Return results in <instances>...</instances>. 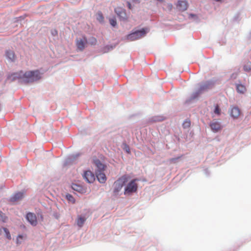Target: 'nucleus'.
Returning <instances> with one entry per match:
<instances>
[{"instance_id":"3","label":"nucleus","mask_w":251,"mask_h":251,"mask_svg":"<svg viewBox=\"0 0 251 251\" xmlns=\"http://www.w3.org/2000/svg\"><path fill=\"white\" fill-rule=\"evenodd\" d=\"M147 32L145 28H142L141 30H137L128 35L127 38L129 41L136 40L145 36Z\"/></svg>"},{"instance_id":"4","label":"nucleus","mask_w":251,"mask_h":251,"mask_svg":"<svg viewBox=\"0 0 251 251\" xmlns=\"http://www.w3.org/2000/svg\"><path fill=\"white\" fill-rule=\"evenodd\" d=\"M137 179H134L131 180L125 189V194H128L135 192L137 189V184L136 183Z\"/></svg>"},{"instance_id":"17","label":"nucleus","mask_w":251,"mask_h":251,"mask_svg":"<svg viewBox=\"0 0 251 251\" xmlns=\"http://www.w3.org/2000/svg\"><path fill=\"white\" fill-rule=\"evenodd\" d=\"M237 91L241 94H244L246 91V87L242 84H237L236 85Z\"/></svg>"},{"instance_id":"8","label":"nucleus","mask_w":251,"mask_h":251,"mask_svg":"<svg viewBox=\"0 0 251 251\" xmlns=\"http://www.w3.org/2000/svg\"><path fill=\"white\" fill-rule=\"evenodd\" d=\"M26 218L27 220L30 223L32 226H36L37 224V221L36 215L31 212H29L27 214Z\"/></svg>"},{"instance_id":"25","label":"nucleus","mask_w":251,"mask_h":251,"mask_svg":"<svg viewBox=\"0 0 251 251\" xmlns=\"http://www.w3.org/2000/svg\"><path fill=\"white\" fill-rule=\"evenodd\" d=\"M97 19L100 22H103L104 20V17L101 12H100L98 14Z\"/></svg>"},{"instance_id":"9","label":"nucleus","mask_w":251,"mask_h":251,"mask_svg":"<svg viewBox=\"0 0 251 251\" xmlns=\"http://www.w3.org/2000/svg\"><path fill=\"white\" fill-rule=\"evenodd\" d=\"M115 12L120 17L121 20L123 21H125L126 20L127 17L126 16V13L125 11L123 9L119 7L116 8L115 9Z\"/></svg>"},{"instance_id":"15","label":"nucleus","mask_w":251,"mask_h":251,"mask_svg":"<svg viewBox=\"0 0 251 251\" xmlns=\"http://www.w3.org/2000/svg\"><path fill=\"white\" fill-rule=\"evenodd\" d=\"M6 57L12 61H14L15 59V55L13 51L7 50L5 52Z\"/></svg>"},{"instance_id":"22","label":"nucleus","mask_w":251,"mask_h":251,"mask_svg":"<svg viewBox=\"0 0 251 251\" xmlns=\"http://www.w3.org/2000/svg\"><path fill=\"white\" fill-rule=\"evenodd\" d=\"M97 42V40L95 37H92L89 39V43L91 45H95Z\"/></svg>"},{"instance_id":"12","label":"nucleus","mask_w":251,"mask_h":251,"mask_svg":"<svg viewBox=\"0 0 251 251\" xmlns=\"http://www.w3.org/2000/svg\"><path fill=\"white\" fill-rule=\"evenodd\" d=\"M96 176L98 180L100 183H104L106 180L105 175L102 171H97Z\"/></svg>"},{"instance_id":"5","label":"nucleus","mask_w":251,"mask_h":251,"mask_svg":"<svg viewBox=\"0 0 251 251\" xmlns=\"http://www.w3.org/2000/svg\"><path fill=\"white\" fill-rule=\"evenodd\" d=\"M87 43V40L85 37L82 39H77L76 41V45L77 49L80 51L83 50Z\"/></svg>"},{"instance_id":"24","label":"nucleus","mask_w":251,"mask_h":251,"mask_svg":"<svg viewBox=\"0 0 251 251\" xmlns=\"http://www.w3.org/2000/svg\"><path fill=\"white\" fill-rule=\"evenodd\" d=\"M191 123L190 121H185L183 124V127L184 128H187L190 126Z\"/></svg>"},{"instance_id":"31","label":"nucleus","mask_w":251,"mask_h":251,"mask_svg":"<svg viewBox=\"0 0 251 251\" xmlns=\"http://www.w3.org/2000/svg\"><path fill=\"white\" fill-rule=\"evenodd\" d=\"M168 6H169V7L170 9H172V5L171 4H168Z\"/></svg>"},{"instance_id":"11","label":"nucleus","mask_w":251,"mask_h":251,"mask_svg":"<svg viewBox=\"0 0 251 251\" xmlns=\"http://www.w3.org/2000/svg\"><path fill=\"white\" fill-rule=\"evenodd\" d=\"M177 8L181 11L186 10L188 8V3L186 1H178Z\"/></svg>"},{"instance_id":"7","label":"nucleus","mask_w":251,"mask_h":251,"mask_svg":"<svg viewBox=\"0 0 251 251\" xmlns=\"http://www.w3.org/2000/svg\"><path fill=\"white\" fill-rule=\"evenodd\" d=\"M241 114L240 109L237 106H232L230 111V116L234 119H237Z\"/></svg>"},{"instance_id":"10","label":"nucleus","mask_w":251,"mask_h":251,"mask_svg":"<svg viewBox=\"0 0 251 251\" xmlns=\"http://www.w3.org/2000/svg\"><path fill=\"white\" fill-rule=\"evenodd\" d=\"M210 126L211 129L214 132H217L221 129V126L219 122L217 121H213L211 123Z\"/></svg>"},{"instance_id":"29","label":"nucleus","mask_w":251,"mask_h":251,"mask_svg":"<svg viewBox=\"0 0 251 251\" xmlns=\"http://www.w3.org/2000/svg\"><path fill=\"white\" fill-rule=\"evenodd\" d=\"M180 157H177V158H171L169 161L170 162H172V163H175L176 160L178 159V158H179Z\"/></svg>"},{"instance_id":"16","label":"nucleus","mask_w":251,"mask_h":251,"mask_svg":"<svg viewBox=\"0 0 251 251\" xmlns=\"http://www.w3.org/2000/svg\"><path fill=\"white\" fill-rule=\"evenodd\" d=\"M94 163L95 166L98 168L97 171H103L104 169V165L101 163V162L98 160L97 159L95 160Z\"/></svg>"},{"instance_id":"13","label":"nucleus","mask_w":251,"mask_h":251,"mask_svg":"<svg viewBox=\"0 0 251 251\" xmlns=\"http://www.w3.org/2000/svg\"><path fill=\"white\" fill-rule=\"evenodd\" d=\"M24 197V193L22 192H18L15 194L13 197L10 198L11 202H16L23 199Z\"/></svg>"},{"instance_id":"21","label":"nucleus","mask_w":251,"mask_h":251,"mask_svg":"<svg viewBox=\"0 0 251 251\" xmlns=\"http://www.w3.org/2000/svg\"><path fill=\"white\" fill-rule=\"evenodd\" d=\"M66 198L68 201L72 202V203H74L75 202V198L71 194H67L66 196Z\"/></svg>"},{"instance_id":"2","label":"nucleus","mask_w":251,"mask_h":251,"mask_svg":"<svg viewBox=\"0 0 251 251\" xmlns=\"http://www.w3.org/2000/svg\"><path fill=\"white\" fill-rule=\"evenodd\" d=\"M128 176L125 175L118 179L114 183L113 193L115 195H118V193L121 191L124 185L127 181Z\"/></svg>"},{"instance_id":"6","label":"nucleus","mask_w":251,"mask_h":251,"mask_svg":"<svg viewBox=\"0 0 251 251\" xmlns=\"http://www.w3.org/2000/svg\"><path fill=\"white\" fill-rule=\"evenodd\" d=\"M83 177L88 183H92L95 179L94 174L90 171H85L84 173Z\"/></svg>"},{"instance_id":"19","label":"nucleus","mask_w":251,"mask_h":251,"mask_svg":"<svg viewBox=\"0 0 251 251\" xmlns=\"http://www.w3.org/2000/svg\"><path fill=\"white\" fill-rule=\"evenodd\" d=\"M85 220L86 219L84 218H82L81 217H78L76 221L77 225L80 227L82 226Z\"/></svg>"},{"instance_id":"1","label":"nucleus","mask_w":251,"mask_h":251,"mask_svg":"<svg viewBox=\"0 0 251 251\" xmlns=\"http://www.w3.org/2000/svg\"><path fill=\"white\" fill-rule=\"evenodd\" d=\"M17 75V77L21 78L22 81L25 83L32 82L41 78L40 72L38 70L28 71L24 74L21 71Z\"/></svg>"},{"instance_id":"28","label":"nucleus","mask_w":251,"mask_h":251,"mask_svg":"<svg viewBox=\"0 0 251 251\" xmlns=\"http://www.w3.org/2000/svg\"><path fill=\"white\" fill-rule=\"evenodd\" d=\"M24 238V236L22 235H19L17 238V244H19L21 243V240H23Z\"/></svg>"},{"instance_id":"32","label":"nucleus","mask_w":251,"mask_h":251,"mask_svg":"<svg viewBox=\"0 0 251 251\" xmlns=\"http://www.w3.org/2000/svg\"><path fill=\"white\" fill-rule=\"evenodd\" d=\"M234 75V74H232V75H231V77H233Z\"/></svg>"},{"instance_id":"26","label":"nucleus","mask_w":251,"mask_h":251,"mask_svg":"<svg viewBox=\"0 0 251 251\" xmlns=\"http://www.w3.org/2000/svg\"><path fill=\"white\" fill-rule=\"evenodd\" d=\"M109 22L111 25L113 26H115L117 25V22L115 18L110 19Z\"/></svg>"},{"instance_id":"23","label":"nucleus","mask_w":251,"mask_h":251,"mask_svg":"<svg viewBox=\"0 0 251 251\" xmlns=\"http://www.w3.org/2000/svg\"><path fill=\"white\" fill-rule=\"evenodd\" d=\"M4 232L5 233V235L7 238H8L9 240H10L11 239V236L10 233V232L6 228H3Z\"/></svg>"},{"instance_id":"14","label":"nucleus","mask_w":251,"mask_h":251,"mask_svg":"<svg viewBox=\"0 0 251 251\" xmlns=\"http://www.w3.org/2000/svg\"><path fill=\"white\" fill-rule=\"evenodd\" d=\"M72 187L74 190L77 191L80 193L83 194L86 192V188H83L81 186L78 185L77 184H73Z\"/></svg>"},{"instance_id":"27","label":"nucleus","mask_w":251,"mask_h":251,"mask_svg":"<svg viewBox=\"0 0 251 251\" xmlns=\"http://www.w3.org/2000/svg\"><path fill=\"white\" fill-rule=\"evenodd\" d=\"M214 113L218 115H219L221 113V109H220L219 106L218 105H217L215 106Z\"/></svg>"},{"instance_id":"18","label":"nucleus","mask_w":251,"mask_h":251,"mask_svg":"<svg viewBox=\"0 0 251 251\" xmlns=\"http://www.w3.org/2000/svg\"><path fill=\"white\" fill-rule=\"evenodd\" d=\"M208 88V84H205V85H201L199 90H198V91L195 94V96L194 97V98H196L201 93V92L203 91V90H205L206 89H207V88Z\"/></svg>"},{"instance_id":"30","label":"nucleus","mask_w":251,"mask_h":251,"mask_svg":"<svg viewBox=\"0 0 251 251\" xmlns=\"http://www.w3.org/2000/svg\"><path fill=\"white\" fill-rule=\"evenodd\" d=\"M127 6H128V8L131 9V3L129 1H127Z\"/></svg>"},{"instance_id":"20","label":"nucleus","mask_w":251,"mask_h":251,"mask_svg":"<svg viewBox=\"0 0 251 251\" xmlns=\"http://www.w3.org/2000/svg\"><path fill=\"white\" fill-rule=\"evenodd\" d=\"M244 70L246 72H250L251 70V62L248 61L243 67Z\"/></svg>"}]
</instances>
